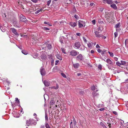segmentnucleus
I'll return each mask as SVG.
<instances>
[{
  "label": "nucleus",
  "instance_id": "44",
  "mask_svg": "<svg viewBox=\"0 0 128 128\" xmlns=\"http://www.w3.org/2000/svg\"><path fill=\"white\" fill-rule=\"evenodd\" d=\"M43 29L44 30H50V28H48L46 27H44L43 28Z\"/></svg>",
  "mask_w": 128,
  "mask_h": 128
},
{
  "label": "nucleus",
  "instance_id": "23",
  "mask_svg": "<svg viewBox=\"0 0 128 128\" xmlns=\"http://www.w3.org/2000/svg\"><path fill=\"white\" fill-rule=\"evenodd\" d=\"M120 26V23L119 22L118 24H116L115 26V28H119Z\"/></svg>",
  "mask_w": 128,
  "mask_h": 128
},
{
  "label": "nucleus",
  "instance_id": "27",
  "mask_svg": "<svg viewBox=\"0 0 128 128\" xmlns=\"http://www.w3.org/2000/svg\"><path fill=\"white\" fill-rule=\"evenodd\" d=\"M0 29L2 32H5V30L4 28H3L0 25Z\"/></svg>",
  "mask_w": 128,
  "mask_h": 128
},
{
  "label": "nucleus",
  "instance_id": "18",
  "mask_svg": "<svg viewBox=\"0 0 128 128\" xmlns=\"http://www.w3.org/2000/svg\"><path fill=\"white\" fill-rule=\"evenodd\" d=\"M73 66L75 68H78V67H79L80 65L78 63H76L74 64Z\"/></svg>",
  "mask_w": 128,
  "mask_h": 128
},
{
  "label": "nucleus",
  "instance_id": "42",
  "mask_svg": "<svg viewBox=\"0 0 128 128\" xmlns=\"http://www.w3.org/2000/svg\"><path fill=\"white\" fill-rule=\"evenodd\" d=\"M61 49H62V53H63L64 54H66V53L65 52L64 48H61Z\"/></svg>",
  "mask_w": 128,
  "mask_h": 128
},
{
  "label": "nucleus",
  "instance_id": "36",
  "mask_svg": "<svg viewBox=\"0 0 128 128\" xmlns=\"http://www.w3.org/2000/svg\"><path fill=\"white\" fill-rule=\"evenodd\" d=\"M114 38H116L117 36L118 35V34L117 32H116L114 33Z\"/></svg>",
  "mask_w": 128,
  "mask_h": 128
},
{
  "label": "nucleus",
  "instance_id": "43",
  "mask_svg": "<svg viewBox=\"0 0 128 128\" xmlns=\"http://www.w3.org/2000/svg\"><path fill=\"white\" fill-rule=\"evenodd\" d=\"M51 2V0H50L48 1L47 2V5L49 6L50 5V4Z\"/></svg>",
  "mask_w": 128,
  "mask_h": 128
},
{
  "label": "nucleus",
  "instance_id": "19",
  "mask_svg": "<svg viewBox=\"0 0 128 128\" xmlns=\"http://www.w3.org/2000/svg\"><path fill=\"white\" fill-rule=\"evenodd\" d=\"M110 6L111 8L115 10H116L117 9V7L115 4H111Z\"/></svg>",
  "mask_w": 128,
  "mask_h": 128
},
{
  "label": "nucleus",
  "instance_id": "53",
  "mask_svg": "<svg viewBox=\"0 0 128 128\" xmlns=\"http://www.w3.org/2000/svg\"><path fill=\"white\" fill-rule=\"evenodd\" d=\"M76 34L77 36H80V35H81V34L80 33L78 32Z\"/></svg>",
  "mask_w": 128,
  "mask_h": 128
},
{
  "label": "nucleus",
  "instance_id": "14",
  "mask_svg": "<svg viewBox=\"0 0 128 128\" xmlns=\"http://www.w3.org/2000/svg\"><path fill=\"white\" fill-rule=\"evenodd\" d=\"M82 54H80L78 55L76 57V59L78 60H81L82 59Z\"/></svg>",
  "mask_w": 128,
  "mask_h": 128
},
{
  "label": "nucleus",
  "instance_id": "10",
  "mask_svg": "<svg viewBox=\"0 0 128 128\" xmlns=\"http://www.w3.org/2000/svg\"><path fill=\"white\" fill-rule=\"evenodd\" d=\"M92 95L93 97L94 98H97L99 96V94L98 93L95 92H92Z\"/></svg>",
  "mask_w": 128,
  "mask_h": 128
},
{
  "label": "nucleus",
  "instance_id": "8",
  "mask_svg": "<svg viewBox=\"0 0 128 128\" xmlns=\"http://www.w3.org/2000/svg\"><path fill=\"white\" fill-rule=\"evenodd\" d=\"M103 2L104 3H107L108 4H111L112 3V0H103Z\"/></svg>",
  "mask_w": 128,
  "mask_h": 128
},
{
  "label": "nucleus",
  "instance_id": "58",
  "mask_svg": "<svg viewBox=\"0 0 128 128\" xmlns=\"http://www.w3.org/2000/svg\"><path fill=\"white\" fill-rule=\"evenodd\" d=\"M114 60L116 61H117L118 60V58L116 57H114Z\"/></svg>",
  "mask_w": 128,
  "mask_h": 128
},
{
  "label": "nucleus",
  "instance_id": "41",
  "mask_svg": "<svg viewBox=\"0 0 128 128\" xmlns=\"http://www.w3.org/2000/svg\"><path fill=\"white\" fill-rule=\"evenodd\" d=\"M45 125L46 128H50L49 124L48 123H46Z\"/></svg>",
  "mask_w": 128,
  "mask_h": 128
},
{
  "label": "nucleus",
  "instance_id": "59",
  "mask_svg": "<svg viewBox=\"0 0 128 128\" xmlns=\"http://www.w3.org/2000/svg\"><path fill=\"white\" fill-rule=\"evenodd\" d=\"M18 47L20 49L22 50V46H18Z\"/></svg>",
  "mask_w": 128,
  "mask_h": 128
},
{
  "label": "nucleus",
  "instance_id": "34",
  "mask_svg": "<svg viewBox=\"0 0 128 128\" xmlns=\"http://www.w3.org/2000/svg\"><path fill=\"white\" fill-rule=\"evenodd\" d=\"M44 23L45 24H47L50 26H52V25L51 24H50L49 22H46V21L44 22Z\"/></svg>",
  "mask_w": 128,
  "mask_h": 128
},
{
  "label": "nucleus",
  "instance_id": "55",
  "mask_svg": "<svg viewBox=\"0 0 128 128\" xmlns=\"http://www.w3.org/2000/svg\"><path fill=\"white\" fill-rule=\"evenodd\" d=\"M59 62V60H56L55 62V64L56 65H57L58 63Z\"/></svg>",
  "mask_w": 128,
  "mask_h": 128
},
{
  "label": "nucleus",
  "instance_id": "15",
  "mask_svg": "<svg viewBox=\"0 0 128 128\" xmlns=\"http://www.w3.org/2000/svg\"><path fill=\"white\" fill-rule=\"evenodd\" d=\"M64 36H62L60 38V41L62 44L64 43Z\"/></svg>",
  "mask_w": 128,
  "mask_h": 128
},
{
  "label": "nucleus",
  "instance_id": "62",
  "mask_svg": "<svg viewBox=\"0 0 128 128\" xmlns=\"http://www.w3.org/2000/svg\"><path fill=\"white\" fill-rule=\"evenodd\" d=\"M40 128H44V125H41L40 126Z\"/></svg>",
  "mask_w": 128,
  "mask_h": 128
},
{
  "label": "nucleus",
  "instance_id": "47",
  "mask_svg": "<svg viewBox=\"0 0 128 128\" xmlns=\"http://www.w3.org/2000/svg\"><path fill=\"white\" fill-rule=\"evenodd\" d=\"M87 45L88 47L89 48L91 47L92 46L91 44L90 43H88V44Z\"/></svg>",
  "mask_w": 128,
  "mask_h": 128
},
{
  "label": "nucleus",
  "instance_id": "33",
  "mask_svg": "<svg viewBox=\"0 0 128 128\" xmlns=\"http://www.w3.org/2000/svg\"><path fill=\"white\" fill-rule=\"evenodd\" d=\"M97 30H98V32H100L102 30L101 29V28L100 26L98 27L97 28Z\"/></svg>",
  "mask_w": 128,
  "mask_h": 128
},
{
  "label": "nucleus",
  "instance_id": "51",
  "mask_svg": "<svg viewBox=\"0 0 128 128\" xmlns=\"http://www.w3.org/2000/svg\"><path fill=\"white\" fill-rule=\"evenodd\" d=\"M106 66H108V68L109 70H112V68L110 66H109L108 64H106Z\"/></svg>",
  "mask_w": 128,
  "mask_h": 128
},
{
  "label": "nucleus",
  "instance_id": "22",
  "mask_svg": "<svg viewBox=\"0 0 128 128\" xmlns=\"http://www.w3.org/2000/svg\"><path fill=\"white\" fill-rule=\"evenodd\" d=\"M85 48V47L84 46H80L79 48V49L81 50H84Z\"/></svg>",
  "mask_w": 128,
  "mask_h": 128
},
{
  "label": "nucleus",
  "instance_id": "3",
  "mask_svg": "<svg viewBox=\"0 0 128 128\" xmlns=\"http://www.w3.org/2000/svg\"><path fill=\"white\" fill-rule=\"evenodd\" d=\"M12 22L14 26L19 28L20 27V25L18 23L17 20L14 19Z\"/></svg>",
  "mask_w": 128,
  "mask_h": 128
},
{
  "label": "nucleus",
  "instance_id": "32",
  "mask_svg": "<svg viewBox=\"0 0 128 128\" xmlns=\"http://www.w3.org/2000/svg\"><path fill=\"white\" fill-rule=\"evenodd\" d=\"M73 121L74 124V126H75L76 124V121L75 119L74 118V117H73Z\"/></svg>",
  "mask_w": 128,
  "mask_h": 128
},
{
  "label": "nucleus",
  "instance_id": "6",
  "mask_svg": "<svg viewBox=\"0 0 128 128\" xmlns=\"http://www.w3.org/2000/svg\"><path fill=\"white\" fill-rule=\"evenodd\" d=\"M79 53L78 52H77L75 50H72L70 52V54L72 56H76Z\"/></svg>",
  "mask_w": 128,
  "mask_h": 128
},
{
  "label": "nucleus",
  "instance_id": "54",
  "mask_svg": "<svg viewBox=\"0 0 128 128\" xmlns=\"http://www.w3.org/2000/svg\"><path fill=\"white\" fill-rule=\"evenodd\" d=\"M83 38L84 42H87V40L84 38L83 37Z\"/></svg>",
  "mask_w": 128,
  "mask_h": 128
},
{
  "label": "nucleus",
  "instance_id": "30",
  "mask_svg": "<svg viewBox=\"0 0 128 128\" xmlns=\"http://www.w3.org/2000/svg\"><path fill=\"white\" fill-rule=\"evenodd\" d=\"M100 124L104 128H106V126H105V125L104 124V123L102 122H101L100 123Z\"/></svg>",
  "mask_w": 128,
  "mask_h": 128
},
{
  "label": "nucleus",
  "instance_id": "12",
  "mask_svg": "<svg viewBox=\"0 0 128 128\" xmlns=\"http://www.w3.org/2000/svg\"><path fill=\"white\" fill-rule=\"evenodd\" d=\"M43 83L44 84V85L46 86H49L50 84V82L49 81L47 80H44Z\"/></svg>",
  "mask_w": 128,
  "mask_h": 128
},
{
  "label": "nucleus",
  "instance_id": "45",
  "mask_svg": "<svg viewBox=\"0 0 128 128\" xmlns=\"http://www.w3.org/2000/svg\"><path fill=\"white\" fill-rule=\"evenodd\" d=\"M51 63L52 66H53L54 64V60L53 59H52L51 60Z\"/></svg>",
  "mask_w": 128,
  "mask_h": 128
},
{
  "label": "nucleus",
  "instance_id": "21",
  "mask_svg": "<svg viewBox=\"0 0 128 128\" xmlns=\"http://www.w3.org/2000/svg\"><path fill=\"white\" fill-rule=\"evenodd\" d=\"M56 56L60 60H62V57L58 54H56Z\"/></svg>",
  "mask_w": 128,
  "mask_h": 128
},
{
  "label": "nucleus",
  "instance_id": "26",
  "mask_svg": "<svg viewBox=\"0 0 128 128\" xmlns=\"http://www.w3.org/2000/svg\"><path fill=\"white\" fill-rule=\"evenodd\" d=\"M58 88V86L57 84L56 85V86H53L51 88H54L55 90H57Z\"/></svg>",
  "mask_w": 128,
  "mask_h": 128
},
{
  "label": "nucleus",
  "instance_id": "56",
  "mask_svg": "<svg viewBox=\"0 0 128 128\" xmlns=\"http://www.w3.org/2000/svg\"><path fill=\"white\" fill-rule=\"evenodd\" d=\"M102 51L101 50H100V49H98L97 50V51L99 53H101V52H102Z\"/></svg>",
  "mask_w": 128,
  "mask_h": 128
},
{
  "label": "nucleus",
  "instance_id": "9",
  "mask_svg": "<svg viewBox=\"0 0 128 128\" xmlns=\"http://www.w3.org/2000/svg\"><path fill=\"white\" fill-rule=\"evenodd\" d=\"M11 30L12 32V33L18 36L19 35V34L16 31V30L14 28H11Z\"/></svg>",
  "mask_w": 128,
  "mask_h": 128
},
{
  "label": "nucleus",
  "instance_id": "48",
  "mask_svg": "<svg viewBox=\"0 0 128 128\" xmlns=\"http://www.w3.org/2000/svg\"><path fill=\"white\" fill-rule=\"evenodd\" d=\"M74 17L76 19H78V16L76 14L74 15Z\"/></svg>",
  "mask_w": 128,
  "mask_h": 128
},
{
  "label": "nucleus",
  "instance_id": "17",
  "mask_svg": "<svg viewBox=\"0 0 128 128\" xmlns=\"http://www.w3.org/2000/svg\"><path fill=\"white\" fill-rule=\"evenodd\" d=\"M106 62L108 64L112 65L113 64L112 62L110 59L108 58L106 60Z\"/></svg>",
  "mask_w": 128,
  "mask_h": 128
},
{
  "label": "nucleus",
  "instance_id": "13",
  "mask_svg": "<svg viewBox=\"0 0 128 128\" xmlns=\"http://www.w3.org/2000/svg\"><path fill=\"white\" fill-rule=\"evenodd\" d=\"M69 24L71 27L74 28L77 25V22H70Z\"/></svg>",
  "mask_w": 128,
  "mask_h": 128
},
{
  "label": "nucleus",
  "instance_id": "2",
  "mask_svg": "<svg viewBox=\"0 0 128 128\" xmlns=\"http://www.w3.org/2000/svg\"><path fill=\"white\" fill-rule=\"evenodd\" d=\"M78 24L79 27L80 28H81L82 27H84L86 26L85 22L84 21L80 20L78 21Z\"/></svg>",
  "mask_w": 128,
  "mask_h": 128
},
{
  "label": "nucleus",
  "instance_id": "5",
  "mask_svg": "<svg viewBox=\"0 0 128 128\" xmlns=\"http://www.w3.org/2000/svg\"><path fill=\"white\" fill-rule=\"evenodd\" d=\"M81 44L79 42H76L74 44V48L76 49H79L80 46Z\"/></svg>",
  "mask_w": 128,
  "mask_h": 128
},
{
  "label": "nucleus",
  "instance_id": "11",
  "mask_svg": "<svg viewBox=\"0 0 128 128\" xmlns=\"http://www.w3.org/2000/svg\"><path fill=\"white\" fill-rule=\"evenodd\" d=\"M100 32H98V31H96L94 32V33L96 35V36L97 38H100L102 36V34H99Z\"/></svg>",
  "mask_w": 128,
  "mask_h": 128
},
{
  "label": "nucleus",
  "instance_id": "52",
  "mask_svg": "<svg viewBox=\"0 0 128 128\" xmlns=\"http://www.w3.org/2000/svg\"><path fill=\"white\" fill-rule=\"evenodd\" d=\"M103 10V8H98V10L99 11H102Z\"/></svg>",
  "mask_w": 128,
  "mask_h": 128
},
{
  "label": "nucleus",
  "instance_id": "31",
  "mask_svg": "<svg viewBox=\"0 0 128 128\" xmlns=\"http://www.w3.org/2000/svg\"><path fill=\"white\" fill-rule=\"evenodd\" d=\"M42 9H41L40 10H37L36 12L35 13V14H37L38 13H39L40 12H41L42 11Z\"/></svg>",
  "mask_w": 128,
  "mask_h": 128
},
{
  "label": "nucleus",
  "instance_id": "20",
  "mask_svg": "<svg viewBox=\"0 0 128 128\" xmlns=\"http://www.w3.org/2000/svg\"><path fill=\"white\" fill-rule=\"evenodd\" d=\"M91 90H94L96 89V91H98V90H97V88H96L95 86L93 85L91 87Z\"/></svg>",
  "mask_w": 128,
  "mask_h": 128
},
{
  "label": "nucleus",
  "instance_id": "49",
  "mask_svg": "<svg viewBox=\"0 0 128 128\" xmlns=\"http://www.w3.org/2000/svg\"><path fill=\"white\" fill-rule=\"evenodd\" d=\"M92 24L94 25L95 24H96V20H92Z\"/></svg>",
  "mask_w": 128,
  "mask_h": 128
},
{
  "label": "nucleus",
  "instance_id": "16",
  "mask_svg": "<svg viewBox=\"0 0 128 128\" xmlns=\"http://www.w3.org/2000/svg\"><path fill=\"white\" fill-rule=\"evenodd\" d=\"M41 59H42V60H43L44 61L47 58L46 55L44 54H42L41 56Z\"/></svg>",
  "mask_w": 128,
  "mask_h": 128
},
{
  "label": "nucleus",
  "instance_id": "7",
  "mask_svg": "<svg viewBox=\"0 0 128 128\" xmlns=\"http://www.w3.org/2000/svg\"><path fill=\"white\" fill-rule=\"evenodd\" d=\"M40 72L41 75L42 76H44L46 74V72L44 68L42 67L40 70Z\"/></svg>",
  "mask_w": 128,
  "mask_h": 128
},
{
  "label": "nucleus",
  "instance_id": "64",
  "mask_svg": "<svg viewBox=\"0 0 128 128\" xmlns=\"http://www.w3.org/2000/svg\"><path fill=\"white\" fill-rule=\"evenodd\" d=\"M126 105L127 107L128 108V102H127Z\"/></svg>",
  "mask_w": 128,
  "mask_h": 128
},
{
  "label": "nucleus",
  "instance_id": "37",
  "mask_svg": "<svg viewBox=\"0 0 128 128\" xmlns=\"http://www.w3.org/2000/svg\"><path fill=\"white\" fill-rule=\"evenodd\" d=\"M15 101H16V102L18 104H20V102L19 100L18 99V98H15Z\"/></svg>",
  "mask_w": 128,
  "mask_h": 128
},
{
  "label": "nucleus",
  "instance_id": "46",
  "mask_svg": "<svg viewBox=\"0 0 128 128\" xmlns=\"http://www.w3.org/2000/svg\"><path fill=\"white\" fill-rule=\"evenodd\" d=\"M33 2L34 3H36L38 0H30Z\"/></svg>",
  "mask_w": 128,
  "mask_h": 128
},
{
  "label": "nucleus",
  "instance_id": "25",
  "mask_svg": "<svg viewBox=\"0 0 128 128\" xmlns=\"http://www.w3.org/2000/svg\"><path fill=\"white\" fill-rule=\"evenodd\" d=\"M55 103V101L54 100H52L50 103V106H52Z\"/></svg>",
  "mask_w": 128,
  "mask_h": 128
},
{
  "label": "nucleus",
  "instance_id": "63",
  "mask_svg": "<svg viewBox=\"0 0 128 128\" xmlns=\"http://www.w3.org/2000/svg\"><path fill=\"white\" fill-rule=\"evenodd\" d=\"M70 128H73V125L72 124H70Z\"/></svg>",
  "mask_w": 128,
  "mask_h": 128
},
{
  "label": "nucleus",
  "instance_id": "60",
  "mask_svg": "<svg viewBox=\"0 0 128 128\" xmlns=\"http://www.w3.org/2000/svg\"><path fill=\"white\" fill-rule=\"evenodd\" d=\"M116 30L117 32H118L119 31H120V28L118 29L116 28Z\"/></svg>",
  "mask_w": 128,
  "mask_h": 128
},
{
  "label": "nucleus",
  "instance_id": "57",
  "mask_svg": "<svg viewBox=\"0 0 128 128\" xmlns=\"http://www.w3.org/2000/svg\"><path fill=\"white\" fill-rule=\"evenodd\" d=\"M104 110V108H100L99 109V110L100 111H102Z\"/></svg>",
  "mask_w": 128,
  "mask_h": 128
},
{
  "label": "nucleus",
  "instance_id": "38",
  "mask_svg": "<svg viewBox=\"0 0 128 128\" xmlns=\"http://www.w3.org/2000/svg\"><path fill=\"white\" fill-rule=\"evenodd\" d=\"M61 75H62V76L64 78H66V75L64 73H61Z\"/></svg>",
  "mask_w": 128,
  "mask_h": 128
},
{
  "label": "nucleus",
  "instance_id": "29",
  "mask_svg": "<svg viewBox=\"0 0 128 128\" xmlns=\"http://www.w3.org/2000/svg\"><path fill=\"white\" fill-rule=\"evenodd\" d=\"M47 48L49 50L51 49L52 48L51 45L50 44H48L47 46Z\"/></svg>",
  "mask_w": 128,
  "mask_h": 128
},
{
  "label": "nucleus",
  "instance_id": "61",
  "mask_svg": "<svg viewBox=\"0 0 128 128\" xmlns=\"http://www.w3.org/2000/svg\"><path fill=\"white\" fill-rule=\"evenodd\" d=\"M96 48H100V46H99V45L98 44H97L96 45Z\"/></svg>",
  "mask_w": 128,
  "mask_h": 128
},
{
  "label": "nucleus",
  "instance_id": "28",
  "mask_svg": "<svg viewBox=\"0 0 128 128\" xmlns=\"http://www.w3.org/2000/svg\"><path fill=\"white\" fill-rule=\"evenodd\" d=\"M22 53L25 55H26L28 54V52L26 50H23L22 51Z\"/></svg>",
  "mask_w": 128,
  "mask_h": 128
},
{
  "label": "nucleus",
  "instance_id": "35",
  "mask_svg": "<svg viewBox=\"0 0 128 128\" xmlns=\"http://www.w3.org/2000/svg\"><path fill=\"white\" fill-rule=\"evenodd\" d=\"M116 64L118 66H120L121 65V63H120L119 62H116Z\"/></svg>",
  "mask_w": 128,
  "mask_h": 128
},
{
  "label": "nucleus",
  "instance_id": "24",
  "mask_svg": "<svg viewBox=\"0 0 128 128\" xmlns=\"http://www.w3.org/2000/svg\"><path fill=\"white\" fill-rule=\"evenodd\" d=\"M121 64V65H125L126 63L127 62L121 60L120 61ZM128 63V62H127Z\"/></svg>",
  "mask_w": 128,
  "mask_h": 128
},
{
  "label": "nucleus",
  "instance_id": "50",
  "mask_svg": "<svg viewBox=\"0 0 128 128\" xmlns=\"http://www.w3.org/2000/svg\"><path fill=\"white\" fill-rule=\"evenodd\" d=\"M102 68V66L101 64H100L98 66V68L99 69L101 70Z\"/></svg>",
  "mask_w": 128,
  "mask_h": 128
},
{
  "label": "nucleus",
  "instance_id": "39",
  "mask_svg": "<svg viewBox=\"0 0 128 128\" xmlns=\"http://www.w3.org/2000/svg\"><path fill=\"white\" fill-rule=\"evenodd\" d=\"M108 53L110 54V56L113 57L114 56V54L113 53L110 52H108Z\"/></svg>",
  "mask_w": 128,
  "mask_h": 128
},
{
  "label": "nucleus",
  "instance_id": "4",
  "mask_svg": "<svg viewBox=\"0 0 128 128\" xmlns=\"http://www.w3.org/2000/svg\"><path fill=\"white\" fill-rule=\"evenodd\" d=\"M20 21L26 22V19L25 17L23 16L22 14H21L20 16Z\"/></svg>",
  "mask_w": 128,
  "mask_h": 128
},
{
  "label": "nucleus",
  "instance_id": "1",
  "mask_svg": "<svg viewBox=\"0 0 128 128\" xmlns=\"http://www.w3.org/2000/svg\"><path fill=\"white\" fill-rule=\"evenodd\" d=\"M36 124V122L32 119H30L26 121V125L28 126L30 125H35Z\"/></svg>",
  "mask_w": 128,
  "mask_h": 128
},
{
  "label": "nucleus",
  "instance_id": "40",
  "mask_svg": "<svg viewBox=\"0 0 128 128\" xmlns=\"http://www.w3.org/2000/svg\"><path fill=\"white\" fill-rule=\"evenodd\" d=\"M45 118L46 120H48V118L47 116V114L46 113L45 114Z\"/></svg>",
  "mask_w": 128,
  "mask_h": 128
}]
</instances>
